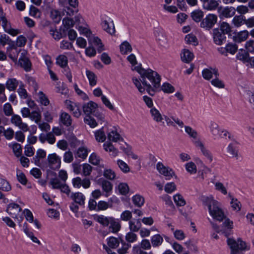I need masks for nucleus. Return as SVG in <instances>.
Returning <instances> with one entry per match:
<instances>
[{
	"label": "nucleus",
	"mask_w": 254,
	"mask_h": 254,
	"mask_svg": "<svg viewBox=\"0 0 254 254\" xmlns=\"http://www.w3.org/2000/svg\"><path fill=\"white\" fill-rule=\"evenodd\" d=\"M141 76L140 81L146 87V90L151 96H153L156 91H160L161 77L158 73L151 69H144L137 66L134 68Z\"/></svg>",
	"instance_id": "nucleus-1"
},
{
	"label": "nucleus",
	"mask_w": 254,
	"mask_h": 254,
	"mask_svg": "<svg viewBox=\"0 0 254 254\" xmlns=\"http://www.w3.org/2000/svg\"><path fill=\"white\" fill-rule=\"evenodd\" d=\"M203 204L208 207L210 215L213 219L222 221L225 218V215L221 208L220 203L215 200L213 196H202Z\"/></svg>",
	"instance_id": "nucleus-2"
},
{
	"label": "nucleus",
	"mask_w": 254,
	"mask_h": 254,
	"mask_svg": "<svg viewBox=\"0 0 254 254\" xmlns=\"http://www.w3.org/2000/svg\"><path fill=\"white\" fill-rule=\"evenodd\" d=\"M227 243L231 249V254H238L240 251H245L247 249L246 243L240 238L237 240L233 238H228Z\"/></svg>",
	"instance_id": "nucleus-3"
},
{
	"label": "nucleus",
	"mask_w": 254,
	"mask_h": 254,
	"mask_svg": "<svg viewBox=\"0 0 254 254\" xmlns=\"http://www.w3.org/2000/svg\"><path fill=\"white\" fill-rule=\"evenodd\" d=\"M217 16L214 14H209L202 19L200 23V27L206 30H209L217 22Z\"/></svg>",
	"instance_id": "nucleus-4"
},
{
	"label": "nucleus",
	"mask_w": 254,
	"mask_h": 254,
	"mask_svg": "<svg viewBox=\"0 0 254 254\" xmlns=\"http://www.w3.org/2000/svg\"><path fill=\"white\" fill-rule=\"evenodd\" d=\"M194 144L196 147L200 149L202 155L207 159L208 163H210L213 161V155L204 145V144L200 140H196L194 141Z\"/></svg>",
	"instance_id": "nucleus-5"
},
{
	"label": "nucleus",
	"mask_w": 254,
	"mask_h": 254,
	"mask_svg": "<svg viewBox=\"0 0 254 254\" xmlns=\"http://www.w3.org/2000/svg\"><path fill=\"white\" fill-rule=\"evenodd\" d=\"M1 25L4 31L12 36H15L19 33V31L11 28L10 23L7 20L5 16H1Z\"/></svg>",
	"instance_id": "nucleus-6"
},
{
	"label": "nucleus",
	"mask_w": 254,
	"mask_h": 254,
	"mask_svg": "<svg viewBox=\"0 0 254 254\" xmlns=\"http://www.w3.org/2000/svg\"><path fill=\"white\" fill-rule=\"evenodd\" d=\"M66 108L72 113V115L76 118H79L81 115L80 106L79 104L70 101H65Z\"/></svg>",
	"instance_id": "nucleus-7"
},
{
	"label": "nucleus",
	"mask_w": 254,
	"mask_h": 254,
	"mask_svg": "<svg viewBox=\"0 0 254 254\" xmlns=\"http://www.w3.org/2000/svg\"><path fill=\"white\" fill-rule=\"evenodd\" d=\"M10 121L12 124L18 127L23 131L25 132L29 130L28 125L26 123L22 122V119L19 115H12Z\"/></svg>",
	"instance_id": "nucleus-8"
},
{
	"label": "nucleus",
	"mask_w": 254,
	"mask_h": 254,
	"mask_svg": "<svg viewBox=\"0 0 254 254\" xmlns=\"http://www.w3.org/2000/svg\"><path fill=\"white\" fill-rule=\"evenodd\" d=\"M157 169L159 172L169 180L174 175L173 171L169 167H165L162 163L158 162L156 165Z\"/></svg>",
	"instance_id": "nucleus-9"
},
{
	"label": "nucleus",
	"mask_w": 254,
	"mask_h": 254,
	"mask_svg": "<svg viewBox=\"0 0 254 254\" xmlns=\"http://www.w3.org/2000/svg\"><path fill=\"white\" fill-rule=\"evenodd\" d=\"M218 12L220 16L226 18H230L234 16L236 13L235 8L233 6H220L218 8Z\"/></svg>",
	"instance_id": "nucleus-10"
},
{
	"label": "nucleus",
	"mask_w": 254,
	"mask_h": 254,
	"mask_svg": "<svg viewBox=\"0 0 254 254\" xmlns=\"http://www.w3.org/2000/svg\"><path fill=\"white\" fill-rule=\"evenodd\" d=\"M103 29L111 35L115 33V28L114 22L110 18L102 20L101 23Z\"/></svg>",
	"instance_id": "nucleus-11"
},
{
	"label": "nucleus",
	"mask_w": 254,
	"mask_h": 254,
	"mask_svg": "<svg viewBox=\"0 0 254 254\" xmlns=\"http://www.w3.org/2000/svg\"><path fill=\"white\" fill-rule=\"evenodd\" d=\"M22 210L20 206L15 203H11L7 205L6 212L13 218H17V215Z\"/></svg>",
	"instance_id": "nucleus-12"
},
{
	"label": "nucleus",
	"mask_w": 254,
	"mask_h": 254,
	"mask_svg": "<svg viewBox=\"0 0 254 254\" xmlns=\"http://www.w3.org/2000/svg\"><path fill=\"white\" fill-rule=\"evenodd\" d=\"M213 40L217 45H221L226 40L225 34L218 28L213 30Z\"/></svg>",
	"instance_id": "nucleus-13"
},
{
	"label": "nucleus",
	"mask_w": 254,
	"mask_h": 254,
	"mask_svg": "<svg viewBox=\"0 0 254 254\" xmlns=\"http://www.w3.org/2000/svg\"><path fill=\"white\" fill-rule=\"evenodd\" d=\"M97 108V104L93 101H90L82 106L83 111L86 116H90L94 113Z\"/></svg>",
	"instance_id": "nucleus-14"
},
{
	"label": "nucleus",
	"mask_w": 254,
	"mask_h": 254,
	"mask_svg": "<svg viewBox=\"0 0 254 254\" xmlns=\"http://www.w3.org/2000/svg\"><path fill=\"white\" fill-rule=\"evenodd\" d=\"M219 6V2L216 0H207L202 3L203 8L207 10H215Z\"/></svg>",
	"instance_id": "nucleus-15"
},
{
	"label": "nucleus",
	"mask_w": 254,
	"mask_h": 254,
	"mask_svg": "<svg viewBox=\"0 0 254 254\" xmlns=\"http://www.w3.org/2000/svg\"><path fill=\"white\" fill-rule=\"evenodd\" d=\"M48 160L49 164L51 166V168H59L61 166L60 158L55 153L49 155L48 156Z\"/></svg>",
	"instance_id": "nucleus-16"
},
{
	"label": "nucleus",
	"mask_w": 254,
	"mask_h": 254,
	"mask_svg": "<svg viewBox=\"0 0 254 254\" xmlns=\"http://www.w3.org/2000/svg\"><path fill=\"white\" fill-rule=\"evenodd\" d=\"M70 197L75 203H77L80 205H83L84 204L85 197L81 192L72 193Z\"/></svg>",
	"instance_id": "nucleus-17"
},
{
	"label": "nucleus",
	"mask_w": 254,
	"mask_h": 254,
	"mask_svg": "<svg viewBox=\"0 0 254 254\" xmlns=\"http://www.w3.org/2000/svg\"><path fill=\"white\" fill-rule=\"evenodd\" d=\"M129 228L130 231L137 232L141 227V223L139 219H134L129 221Z\"/></svg>",
	"instance_id": "nucleus-18"
},
{
	"label": "nucleus",
	"mask_w": 254,
	"mask_h": 254,
	"mask_svg": "<svg viewBox=\"0 0 254 254\" xmlns=\"http://www.w3.org/2000/svg\"><path fill=\"white\" fill-rule=\"evenodd\" d=\"M150 113L155 122L156 123H162L163 124H164V122L163 121V116L157 109L152 108L150 110Z\"/></svg>",
	"instance_id": "nucleus-19"
},
{
	"label": "nucleus",
	"mask_w": 254,
	"mask_h": 254,
	"mask_svg": "<svg viewBox=\"0 0 254 254\" xmlns=\"http://www.w3.org/2000/svg\"><path fill=\"white\" fill-rule=\"evenodd\" d=\"M203 77L206 80H210L212 77V74H214L216 77L218 76L217 69L215 68L208 69L205 68L202 72Z\"/></svg>",
	"instance_id": "nucleus-20"
},
{
	"label": "nucleus",
	"mask_w": 254,
	"mask_h": 254,
	"mask_svg": "<svg viewBox=\"0 0 254 254\" xmlns=\"http://www.w3.org/2000/svg\"><path fill=\"white\" fill-rule=\"evenodd\" d=\"M181 58L183 62L188 63L192 60L193 54L189 50L184 49L181 54Z\"/></svg>",
	"instance_id": "nucleus-21"
},
{
	"label": "nucleus",
	"mask_w": 254,
	"mask_h": 254,
	"mask_svg": "<svg viewBox=\"0 0 254 254\" xmlns=\"http://www.w3.org/2000/svg\"><path fill=\"white\" fill-rule=\"evenodd\" d=\"M103 147L106 151L110 153L111 155L115 157L118 155V151L117 149L114 147L111 142L108 141L105 142L103 144Z\"/></svg>",
	"instance_id": "nucleus-22"
},
{
	"label": "nucleus",
	"mask_w": 254,
	"mask_h": 254,
	"mask_svg": "<svg viewBox=\"0 0 254 254\" xmlns=\"http://www.w3.org/2000/svg\"><path fill=\"white\" fill-rule=\"evenodd\" d=\"M60 120L62 124L66 127L71 125L72 120L71 116L67 113L62 112L61 114Z\"/></svg>",
	"instance_id": "nucleus-23"
},
{
	"label": "nucleus",
	"mask_w": 254,
	"mask_h": 254,
	"mask_svg": "<svg viewBox=\"0 0 254 254\" xmlns=\"http://www.w3.org/2000/svg\"><path fill=\"white\" fill-rule=\"evenodd\" d=\"M101 187L103 190L105 192V196L108 197L110 192L112 190V184L110 182L103 180L101 182Z\"/></svg>",
	"instance_id": "nucleus-24"
},
{
	"label": "nucleus",
	"mask_w": 254,
	"mask_h": 254,
	"mask_svg": "<svg viewBox=\"0 0 254 254\" xmlns=\"http://www.w3.org/2000/svg\"><path fill=\"white\" fill-rule=\"evenodd\" d=\"M89 37V42L93 43L95 46H97V51L101 53L104 50V45L101 42V40L97 37Z\"/></svg>",
	"instance_id": "nucleus-25"
},
{
	"label": "nucleus",
	"mask_w": 254,
	"mask_h": 254,
	"mask_svg": "<svg viewBox=\"0 0 254 254\" xmlns=\"http://www.w3.org/2000/svg\"><path fill=\"white\" fill-rule=\"evenodd\" d=\"M19 63L21 67L28 71L31 69V63L29 60L26 57H20Z\"/></svg>",
	"instance_id": "nucleus-26"
},
{
	"label": "nucleus",
	"mask_w": 254,
	"mask_h": 254,
	"mask_svg": "<svg viewBox=\"0 0 254 254\" xmlns=\"http://www.w3.org/2000/svg\"><path fill=\"white\" fill-rule=\"evenodd\" d=\"M18 85V81L15 78H9L6 82V87L9 91H14Z\"/></svg>",
	"instance_id": "nucleus-27"
},
{
	"label": "nucleus",
	"mask_w": 254,
	"mask_h": 254,
	"mask_svg": "<svg viewBox=\"0 0 254 254\" xmlns=\"http://www.w3.org/2000/svg\"><path fill=\"white\" fill-rule=\"evenodd\" d=\"M67 58L64 55H60L56 59V63L62 68L66 67L67 65Z\"/></svg>",
	"instance_id": "nucleus-28"
},
{
	"label": "nucleus",
	"mask_w": 254,
	"mask_h": 254,
	"mask_svg": "<svg viewBox=\"0 0 254 254\" xmlns=\"http://www.w3.org/2000/svg\"><path fill=\"white\" fill-rule=\"evenodd\" d=\"M120 52L122 54H127V53L132 51L130 44L127 41L123 42L120 46Z\"/></svg>",
	"instance_id": "nucleus-29"
},
{
	"label": "nucleus",
	"mask_w": 254,
	"mask_h": 254,
	"mask_svg": "<svg viewBox=\"0 0 254 254\" xmlns=\"http://www.w3.org/2000/svg\"><path fill=\"white\" fill-rule=\"evenodd\" d=\"M132 200L136 206L140 207L144 203V197L140 194H135L132 197Z\"/></svg>",
	"instance_id": "nucleus-30"
},
{
	"label": "nucleus",
	"mask_w": 254,
	"mask_h": 254,
	"mask_svg": "<svg viewBox=\"0 0 254 254\" xmlns=\"http://www.w3.org/2000/svg\"><path fill=\"white\" fill-rule=\"evenodd\" d=\"M151 244L153 247L160 246L163 242V239L159 234H156L152 237Z\"/></svg>",
	"instance_id": "nucleus-31"
},
{
	"label": "nucleus",
	"mask_w": 254,
	"mask_h": 254,
	"mask_svg": "<svg viewBox=\"0 0 254 254\" xmlns=\"http://www.w3.org/2000/svg\"><path fill=\"white\" fill-rule=\"evenodd\" d=\"M245 17L242 15H236L232 20V22L236 27H240L245 24Z\"/></svg>",
	"instance_id": "nucleus-32"
},
{
	"label": "nucleus",
	"mask_w": 254,
	"mask_h": 254,
	"mask_svg": "<svg viewBox=\"0 0 254 254\" xmlns=\"http://www.w3.org/2000/svg\"><path fill=\"white\" fill-rule=\"evenodd\" d=\"M86 74L89 80L90 85L92 86L95 85L97 83V77L94 73L89 70H86Z\"/></svg>",
	"instance_id": "nucleus-33"
},
{
	"label": "nucleus",
	"mask_w": 254,
	"mask_h": 254,
	"mask_svg": "<svg viewBox=\"0 0 254 254\" xmlns=\"http://www.w3.org/2000/svg\"><path fill=\"white\" fill-rule=\"evenodd\" d=\"M0 190L3 191H9L11 187L9 183L6 180L0 179Z\"/></svg>",
	"instance_id": "nucleus-34"
},
{
	"label": "nucleus",
	"mask_w": 254,
	"mask_h": 254,
	"mask_svg": "<svg viewBox=\"0 0 254 254\" xmlns=\"http://www.w3.org/2000/svg\"><path fill=\"white\" fill-rule=\"evenodd\" d=\"M110 226L109 228L111 229L112 232L113 233H116L118 232L121 229V225L119 222L113 218L112 221L110 223Z\"/></svg>",
	"instance_id": "nucleus-35"
},
{
	"label": "nucleus",
	"mask_w": 254,
	"mask_h": 254,
	"mask_svg": "<svg viewBox=\"0 0 254 254\" xmlns=\"http://www.w3.org/2000/svg\"><path fill=\"white\" fill-rule=\"evenodd\" d=\"M88 155L87 149L84 147H79L75 154V157H79L82 159H85Z\"/></svg>",
	"instance_id": "nucleus-36"
},
{
	"label": "nucleus",
	"mask_w": 254,
	"mask_h": 254,
	"mask_svg": "<svg viewBox=\"0 0 254 254\" xmlns=\"http://www.w3.org/2000/svg\"><path fill=\"white\" fill-rule=\"evenodd\" d=\"M191 16L193 20L198 22L203 17V12L201 10H195L191 13Z\"/></svg>",
	"instance_id": "nucleus-37"
},
{
	"label": "nucleus",
	"mask_w": 254,
	"mask_h": 254,
	"mask_svg": "<svg viewBox=\"0 0 254 254\" xmlns=\"http://www.w3.org/2000/svg\"><path fill=\"white\" fill-rule=\"evenodd\" d=\"M9 146L12 148L13 151L15 155L18 157L22 153V148L20 144L17 143H10L9 144Z\"/></svg>",
	"instance_id": "nucleus-38"
},
{
	"label": "nucleus",
	"mask_w": 254,
	"mask_h": 254,
	"mask_svg": "<svg viewBox=\"0 0 254 254\" xmlns=\"http://www.w3.org/2000/svg\"><path fill=\"white\" fill-rule=\"evenodd\" d=\"M0 131H3L4 136L8 140L12 139L14 134V130L12 128H8L7 129H4V127L1 126H0Z\"/></svg>",
	"instance_id": "nucleus-39"
},
{
	"label": "nucleus",
	"mask_w": 254,
	"mask_h": 254,
	"mask_svg": "<svg viewBox=\"0 0 254 254\" xmlns=\"http://www.w3.org/2000/svg\"><path fill=\"white\" fill-rule=\"evenodd\" d=\"M113 217H107L103 215L99 216L97 221L104 226H108L112 221Z\"/></svg>",
	"instance_id": "nucleus-40"
},
{
	"label": "nucleus",
	"mask_w": 254,
	"mask_h": 254,
	"mask_svg": "<svg viewBox=\"0 0 254 254\" xmlns=\"http://www.w3.org/2000/svg\"><path fill=\"white\" fill-rule=\"evenodd\" d=\"M227 150L231 157H237L238 150L234 143H231L228 145Z\"/></svg>",
	"instance_id": "nucleus-41"
},
{
	"label": "nucleus",
	"mask_w": 254,
	"mask_h": 254,
	"mask_svg": "<svg viewBox=\"0 0 254 254\" xmlns=\"http://www.w3.org/2000/svg\"><path fill=\"white\" fill-rule=\"evenodd\" d=\"M96 139L98 142H103L106 139V135L103 128H101L95 132Z\"/></svg>",
	"instance_id": "nucleus-42"
},
{
	"label": "nucleus",
	"mask_w": 254,
	"mask_h": 254,
	"mask_svg": "<svg viewBox=\"0 0 254 254\" xmlns=\"http://www.w3.org/2000/svg\"><path fill=\"white\" fill-rule=\"evenodd\" d=\"M215 186V189L221 192L222 194L226 195L227 194V190L226 188V187L224 186V185L220 182H216L213 183Z\"/></svg>",
	"instance_id": "nucleus-43"
},
{
	"label": "nucleus",
	"mask_w": 254,
	"mask_h": 254,
	"mask_svg": "<svg viewBox=\"0 0 254 254\" xmlns=\"http://www.w3.org/2000/svg\"><path fill=\"white\" fill-rule=\"evenodd\" d=\"M235 10L240 14V15L243 16L249 12L250 9L248 8V7L247 5H240L235 8Z\"/></svg>",
	"instance_id": "nucleus-44"
},
{
	"label": "nucleus",
	"mask_w": 254,
	"mask_h": 254,
	"mask_svg": "<svg viewBox=\"0 0 254 254\" xmlns=\"http://www.w3.org/2000/svg\"><path fill=\"white\" fill-rule=\"evenodd\" d=\"M174 200L178 206H182L186 204L185 200L180 194H177L174 196Z\"/></svg>",
	"instance_id": "nucleus-45"
},
{
	"label": "nucleus",
	"mask_w": 254,
	"mask_h": 254,
	"mask_svg": "<svg viewBox=\"0 0 254 254\" xmlns=\"http://www.w3.org/2000/svg\"><path fill=\"white\" fill-rule=\"evenodd\" d=\"M17 180L22 185H25L27 183V179L24 174L19 170L16 171Z\"/></svg>",
	"instance_id": "nucleus-46"
},
{
	"label": "nucleus",
	"mask_w": 254,
	"mask_h": 254,
	"mask_svg": "<svg viewBox=\"0 0 254 254\" xmlns=\"http://www.w3.org/2000/svg\"><path fill=\"white\" fill-rule=\"evenodd\" d=\"M185 41L188 44H192L193 45H196L198 44L195 36L191 34H188L186 36Z\"/></svg>",
	"instance_id": "nucleus-47"
},
{
	"label": "nucleus",
	"mask_w": 254,
	"mask_h": 254,
	"mask_svg": "<svg viewBox=\"0 0 254 254\" xmlns=\"http://www.w3.org/2000/svg\"><path fill=\"white\" fill-rule=\"evenodd\" d=\"M231 205L233 209L236 211H239L241 208V202L236 198H232Z\"/></svg>",
	"instance_id": "nucleus-48"
},
{
	"label": "nucleus",
	"mask_w": 254,
	"mask_h": 254,
	"mask_svg": "<svg viewBox=\"0 0 254 254\" xmlns=\"http://www.w3.org/2000/svg\"><path fill=\"white\" fill-rule=\"evenodd\" d=\"M50 184L52 186V188L54 189H60L64 183L61 181L58 178H54L51 179Z\"/></svg>",
	"instance_id": "nucleus-49"
},
{
	"label": "nucleus",
	"mask_w": 254,
	"mask_h": 254,
	"mask_svg": "<svg viewBox=\"0 0 254 254\" xmlns=\"http://www.w3.org/2000/svg\"><path fill=\"white\" fill-rule=\"evenodd\" d=\"M185 128L186 132L188 133L190 137L194 139L197 138L198 134L195 130L193 129L190 126H185Z\"/></svg>",
	"instance_id": "nucleus-50"
},
{
	"label": "nucleus",
	"mask_w": 254,
	"mask_h": 254,
	"mask_svg": "<svg viewBox=\"0 0 254 254\" xmlns=\"http://www.w3.org/2000/svg\"><path fill=\"white\" fill-rule=\"evenodd\" d=\"M186 169L187 171L190 174H195L196 173V166L192 162H190L187 163L186 164Z\"/></svg>",
	"instance_id": "nucleus-51"
},
{
	"label": "nucleus",
	"mask_w": 254,
	"mask_h": 254,
	"mask_svg": "<svg viewBox=\"0 0 254 254\" xmlns=\"http://www.w3.org/2000/svg\"><path fill=\"white\" fill-rule=\"evenodd\" d=\"M103 175L106 179L110 180H113L116 178L115 172L110 169H105L104 171Z\"/></svg>",
	"instance_id": "nucleus-52"
},
{
	"label": "nucleus",
	"mask_w": 254,
	"mask_h": 254,
	"mask_svg": "<svg viewBox=\"0 0 254 254\" xmlns=\"http://www.w3.org/2000/svg\"><path fill=\"white\" fill-rule=\"evenodd\" d=\"M160 90H162L165 93H170L174 91L175 89L173 86L168 83H164L161 87Z\"/></svg>",
	"instance_id": "nucleus-53"
},
{
	"label": "nucleus",
	"mask_w": 254,
	"mask_h": 254,
	"mask_svg": "<svg viewBox=\"0 0 254 254\" xmlns=\"http://www.w3.org/2000/svg\"><path fill=\"white\" fill-rule=\"evenodd\" d=\"M31 120L34 121L36 123L38 124L41 119V116L39 112L34 111L31 113L29 117Z\"/></svg>",
	"instance_id": "nucleus-54"
},
{
	"label": "nucleus",
	"mask_w": 254,
	"mask_h": 254,
	"mask_svg": "<svg viewBox=\"0 0 254 254\" xmlns=\"http://www.w3.org/2000/svg\"><path fill=\"white\" fill-rule=\"evenodd\" d=\"M210 129L212 134L214 136H216L219 134L220 130L218 125L215 122H211L210 125Z\"/></svg>",
	"instance_id": "nucleus-55"
},
{
	"label": "nucleus",
	"mask_w": 254,
	"mask_h": 254,
	"mask_svg": "<svg viewBox=\"0 0 254 254\" xmlns=\"http://www.w3.org/2000/svg\"><path fill=\"white\" fill-rule=\"evenodd\" d=\"M112 204L109 203L108 202L104 201H100L98 203L97 210H104L108 208H111Z\"/></svg>",
	"instance_id": "nucleus-56"
},
{
	"label": "nucleus",
	"mask_w": 254,
	"mask_h": 254,
	"mask_svg": "<svg viewBox=\"0 0 254 254\" xmlns=\"http://www.w3.org/2000/svg\"><path fill=\"white\" fill-rule=\"evenodd\" d=\"M225 34H230L231 32V27L230 25L226 22H223L220 25V28L219 29Z\"/></svg>",
	"instance_id": "nucleus-57"
},
{
	"label": "nucleus",
	"mask_w": 254,
	"mask_h": 254,
	"mask_svg": "<svg viewBox=\"0 0 254 254\" xmlns=\"http://www.w3.org/2000/svg\"><path fill=\"white\" fill-rule=\"evenodd\" d=\"M84 120L85 124L88 125L92 128L95 127L97 125V123L95 119L90 116H86Z\"/></svg>",
	"instance_id": "nucleus-58"
},
{
	"label": "nucleus",
	"mask_w": 254,
	"mask_h": 254,
	"mask_svg": "<svg viewBox=\"0 0 254 254\" xmlns=\"http://www.w3.org/2000/svg\"><path fill=\"white\" fill-rule=\"evenodd\" d=\"M120 134L116 130H112L108 134V139L112 141L117 142L120 138Z\"/></svg>",
	"instance_id": "nucleus-59"
},
{
	"label": "nucleus",
	"mask_w": 254,
	"mask_h": 254,
	"mask_svg": "<svg viewBox=\"0 0 254 254\" xmlns=\"http://www.w3.org/2000/svg\"><path fill=\"white\" fill-rule=\"evenodd\" d=\"M249 55L244 50H241L237 55V58L241 61L247 62L249 59Z\"/></svg>",
	"instance_id": "nucleus-60"
},
{
	"label": "nucleus",
	"mask_w": 254,
	"mask_h": 254,
	"mask_svg": "<svg viewBox=\"0 0 254 254\" xmlns=\"http://www.w3.org/2000/svg\"><path fill=\"white\" fill-rule=\"evenodd\" d=\"M118 190L121 194L126 195L129 191V187L126 183H121L118 186Z\"/></svg>",
	"instance_id": "nucleus-61"
},
{
	"label": "nucleus",
	"mask_w": 254,
	"mask_h": 254,
	"mask_svg": "<svg viewBox=\"0 0 254 254\" xmlns=\"http://www.w3.org/2000/svg\"><path fill=\"white\" fill-rule=\"evenodd\" d=\"M117 164L120 169L124 173H127L129 171V167L127 164L121 160L117 161Z\"/></svg>",
	"instance_id": "nucleus-62"
},
{
	"label": "nucleus",
	"mask_w": 254,
	"mask_h": 254,
	"mask_svg": "<svg viewBox=\"0 0 254 254\" xmlns=\"http://www.w3.org/2000/svg\"><path fill=\"white\" fill-rule=\"evenodd\" d=\"M49 32L55 40H59L62 38V34L54 27H51Z\"/></svg>",
	"instance_id": "nucleus-63"
},
{
	"label": "nucleus",
	"mask_w": 254,
	"mask_h": 254,
	"mask_svg": "<svg viewBox=\"0 0 254 254\" xmlns=\"http://www.w3.org/2000/svg\"><path fill=\"white\" fill-rule=\"evenodd\" d=\"M245 48L248 52L254 54V40H250L246 42Z\"/></svg>",
	"instance_id": "nucleus-64"
}]
</instances>
